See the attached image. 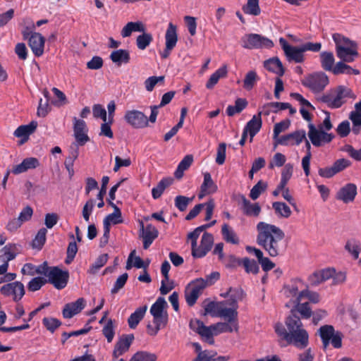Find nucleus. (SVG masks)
Wrapping results in <instances>:
<instances>
[{
  "label": "nucleus",
  "instance_id": "nucleus-31",
  "mask_svg": "<svg viewBox=\"0 0 361 361\" xmlns=\"http://www.w3.org/2000/svg\"><path fill=\"white\" fill-rule=\"evenodd\" d=\"M147 310V305L140 307L132 313L128 319V324L130 329H135L140 322L144 318L146 311Z\"/></svg>",
  "mask_w": 361,
  "mask_h": 361
},
{
  "label": "nucleus",
  "instance_id": "nucleus-43",
  "mask_svg": "<svg viewBox=\"0 0 361 361\" xmlns=\"http://www.w3.org/2000/svg\"><path fill=\"white\" fill-rule=\"evenodd\" d=\"M245 14L257 16L261 13L259 0H247V4L242 8Z\"/></svg>",
  "mask_w": 361,
  "mask_h": 361
},
{
  "label": "nucleus",
  "instance_id": "nucleus-10",
  "mask_svg": "<svg viewBox=\"0 0 361 361\" xmlns=\"http://www.w3.org/2000/svg\"><path fill=\"white\" fill-rule=\"evenodd\" d=\"M69 273L68 271H63L58 267H52L47 283L52 284L58 290L64 288L68 283Z\"/></svg>",
  "mask_w": 361,
  "mask_h": 361
},
{
  "label": "nucleus",
  "instance_id": "nucleus-20",
  "mask_svg": "<svg viewBox=\"0 0 361 361\" xmlns=\"http://www.w3.org/2000/svg\"><path fill=\"white\" fill-rule=\"evenodd\" d=\"M336 51L337 56L341 61L346 63L354 61L355 58L359 55L357 43L351 44V45L348 47H339Z\"/></svg>",
  "mask_w": 361,
  "mask_h": 361
},
{
  "label": "nucleus",
  "instance_id": "nucleus-37",
  "mask_svg": "<svg viewBox=\"0 0 361 361\" xmlns=\"http://www.w3.org/2000/svg\"><path fill=\"white\" fill-rule=\"evenodd\" d=\"M78 155L79 151L76 146L75 148H71L68 157H67L65 159L64 165L68 172L70 177H72L74 175V161L78 157Z\"/></svg>",
  "mask_w": 361,
  "mask_h": 361
},
{
  "label": "nucleus",
  "instance_id": "nucleus-24",
  "mask_svg": "<svg viewBox=\"0 0 361 361\" xmlns=\"http://www.w3.org/2000/svg\"><path fill=\"white\" fill-rule=\"evenodd\" d=\"M217 185L213 181L211 174L209 172H205L204 173V180L200 187L198 198L202 199L207 195L214 193L217 191Z\"/></svg>",
  "mask_w": 361,
  "mask_h": 361
},
{
  "label": "nucleus",
  "instance_id": "nucleus-56",
  "mask_svg": "<svg viewBox=\"0 0 361 361\" xmlns=\"http://www.w3.org/2000/svg\"><path fill=\"white\" fill-rule=\"evenodd\" d=\"M332 38L336 44V50H338L339 47H348L350 46L351 44L356 43L355 42L350 40L348 38L339 33H334L332 35Z\"/></svg>",
  "mask_w": 361,
  "mask_h": 361
},
{
  "label": "nucleus",
  "instance_id": "nucleus-21",
  "mask_svg": "<svg viewBox=\"0 0 361 361\" xmlns=\"http://www.w3.org/2000/svg\"><path fill=\"white\" fill-rule=\"evenodd\" d=\"M240 199L241 201L240 209L245 216L257 217L259 215L262 208L259 203H252L243 195L240 196Z\"/></svg>",
  "mask_w": 361,
  "mask_h": 361
},
{
  "label": "nucleus",
  "instance_id": "nucleus-49",
  "mask_svg": "<svg viewBox=\"0 0 361 361\" xmlns=\"http://www.w3.org/2000/svg\"><path fill=\"white\" fill-rule=\"evenodd\" d=\"M309 132L308 137L312 143V145L315 147L321 146V130H317L314 125L312 123L308 124Z\"/></svg>",
  "mask_w": 361,
  "mask_h": 361
},
{
  "label": "nucleus",
  "instance_id": "nucleus-42",
  "mask_svg": "<svg viewBox=\"0 0 361 361\" xmlns=\"http://www.w3.org/2000/svg\"><path fill=\"white\" fill-rule=\"evenodd\" d=\"M167 307V302L164 298L159 297L156 302L151 306L150 313L153 317L167 313L164 309Z\"/></svg>",
  "mask_w": 361,
  "mask_h": 361
},
{
  "label": "nucleus",
  "instance_id": "nucleus-19",
  "mask_svg": "<svg viewBox=\"0 0 361 361\" xmlns=\"http://www.w3.org/2000/svg\"><path fill=\"white\" fill-rule=\"evenodd\" d=\"M44 44L45 38L39 32H34L28 39V45L36 57L43 55Z\"/></svg>",
  "mask_w": 361,
  "mask_h": 361
},
{
  "label": "nucleus",
  "instance_id": "nucleus-11",
  "mask_svg": "<svg viewBox=\"0 0 361 361\" xmlns=\"http://www.w3.org/2000/svg\"><path fill=\"white\" fill-rule=\"evenodd\" d=\"M124 118L129 125L135 128H143L148 126V118L147 116L137 110L127 111Z\"/></svg>",
  "mask_w": 361,
  "mask_h": 361
},
{
  "label": "nucleus",
  "instance_id": "nucleus-61",
  "mask_svg": "<svg viewBox=\"0 0 361 361\" xmlns=\"http://www.w3.org/2000/svg\"><path fill=\"white\" fill-rule=\"evenodd\" d=\"M42 324L51 333H54L61 324V322L54 317H44Z\"/></svg>",
  "mask_w": 361,
  "mask_h": 361
},
{
  "label": "nucleus",
  "instance_id": "nucleus-62",
  "mask_svg": "<svg viewBox=\"0 0 361 361\" xmlns=\"http://www.w3.org/2000/svg\"><path fill=\"white\" fill-rule=\"evenodd\" d=\"M47 283V280L42 277H35L31 279L27 283V289L30 291H37Z\"/></svg>",
  "mask_w": 361,
  "mask_h": 361
},
{
  "label": "nucleus",
  "instance_id": "nucleus-41",
  "mask_svg": "<svg viewBox=\"0 0 361 361\" xmlns=\"http://www.w3.org/2000/svg\"><path fill=\"white\" fill-rule=\"evenodd\" d=\"M247 106V102L245 99L238 98L235 102V105H229L226 108V114L228 116H233L235 114L240 113Z\"/></svg>",
  "mask_w": 361,
  "mask_h": 361
},
{
  "label": "nucleus",
  "instance_id": "nucleus-45",
  "mask_svg": "<svg viewBox=\"0 0 361 361\" xmlns=\"http://www.w3.org/2000/svg\"><path fill=\"white\" fill-rule=\"evenodd\" d=\"M153 322L155 324L154 328H152V331H149V335L155 336L158 331L166 326L168 322V314H163L158 315V317H153Z\"/></svg>",
  "mask_w": 361,
  "mask_h": 361
},
{
  "label": "nucleus",
  "instance_id": "nucleus-30",
  "mask_svg": "<svg viewBox=\"0 0 361 361\" xmlns=\"http://www.w3.org/2000/svg\"><path fill=\"white\" fill-rule=\"evenodd\" d=\"M165 45L168 49L176 47L178 42L177 27L172 23H169L165 34Z\"/></svg>",
  "mask_w": 361,
  "mask_h": 361
},
{
  "label": "nucleus",
  "instance_id": "nucleus-12",
  "mask_svg": "<svg viewBox=\"0 0 361 361\" xmlns=\"http://www.w3.org/2000/svg\"><path fill=\"white\" fill-rule=\"evenodd\" d=\"M140 227V237L142 238L143 248L147 250L158 237L159 231L152 224H147L145 227L142 221L139 222Z\"/></svg>",
  "mask_w": 361,
  "mask_h": 361
},
{
  "label": "nucleus",
  "instance_id": "nucleus-3",
  "mask_svg": "<svg viewBox=\"0 0 361 361\" xmlns=\"http://www.w3.org/2000/svg\"><path fill=\"white\" fill-rule=\"evenodd\" d=\"M347 98L355 99V94L351 89L344 85H338L322 94L318 100L334 109L341 107L346 102Z\"/></svg>",
  "mask_w": 361,
  "mask_h": 361
},
{
  "label": "nucleus",
  "instance_id": "nucleus-2",
  "mask_svg": "<svg viewBox=\"0 0 361 361\" xmlns=\"http://www.w3.org/2000/svg\"><path fill=\"white\" fill-rule=\"evenodd\" d=\"M279 44L284 51L286 59L289 62H295L297 63H303L305 61L304 52L310 51L318 52L321 50V42H306L300 47L292 46L283 37L279 39Z\"/></svg>",
  "mask_w": 361,
  "mask_h": 361
},
{
  "label": "nucleus",
  "instance_id": "nucleus-25",
  "mask_svg": "<svg viewBox=\"0 0 361 361\" xmlns=\"http://www.w3.org/2000/svg\"><path fill=\"white\" fill-rule=\"evenodd\" d=\"M39 166V160L35 157L24 159L23 161L13 166L12 173L13 174H20L27 171L29 169H36Z\"/></svg>",
  "mask_w": 361,
  "mask_h": 361
},
{
  "label": "nucleus",
  "instance_id": "nucleus-7",
  "mask_svg": "<svg viewBox=\"0 0 361 361\" xmlns=\"http://www.w3.org/2000/svg\"><path fill=\"white\" fill-rule=\"evenodd\" d=\"M329 82V78L324 72L310 74L301 81L303 86L309 88L314 93L323 91Z\"/></svg>",
  "mask_w": 361,
  "mask_h": 361
},
{
  "label": "nucleus",
  "instance_id": "nucleus-33",
  "mask_svg": "<svg viewBox=\"0 0 361 361\" xmlns=\"http://www.w3.org/2000/svg\"><path fill=\"white\" fill-rule=\"evenodd\" d=\"M228 70L226 65L222 66L218 68L214 73H212L206 83V87L209 90L212 89L219 82L221 78H225L227 75Z\"/></svg>",
  "mask_w": 361,
  "mask_h": 361
},
{
  "label": "nucleus",
  "instance_id": "nucleus-8",
  "mask_svg": "<svg viewBox=\"0 0 361 361\" xmlns=\"http://www.w3.org/2000/svg\"><path fill=\"white\" fill-rule=\"evenodd\" d=\"M0 293L4 296L11 298L14 302H18L24 296L25 290L23 283L14 281L2 286Z\"/></svg>",
  "mask_w": 361,
  "mask_h": 361
},
{
  "label": "nucleus",
  "instance_id": "nucleus-35",
  "mask_svg": "<svg viewBox=\"0 0 361 361\" xmlns=\"http://www.w3.org/2000/svg\"><path fill=\"white\" fill-rule=\"evenodd\" d=\"M219 317L224 318L226 322L238 324V312L235 308H228L221 306V308L219 310Z\"/></svg>",
  "mask_w": 361,
  "mask_h": 361
},
{
  "label": "nucleus",
  "instance_id": "nucleus-57",
  "mask_svg": "<svg viewBox=\"0 0 361 361\" xmlns=\"http://www.w3.org/2000/svg\"><path fill=\"white\" fill-rule=\"evenodd\" d=\"M258 79L257 74L255 71H250L247 72L243 80V87L247 90H252Z\"/></svg>",
  "mask_w": 361,
  "mask_h": 361
},
{
  "label": "nucleus",
  "instance_id": "nucleus-9",
  "mask_svg": "<svg viewBox=\"0 0 361 361\" xmlns=\"http://www.w3.org/2000/svg\"><path fill=\"white\" fill-rule=\"evenodd\" d=\"M204 289V283L202 281V278H198L188 284L185 291V300L187 304L193 306Z\"/></svg>",
  "mask_w": 361,
  "mask_h": 361
},
{
  "label": "nucleus",
  "instance_id": "nucleus-16",
  "mask_svg": "<svg viewBox=\"0 0 361 361\" xmlns=\"http://www.w3.org/2000/svg\"><path fill=\"white\" fill-rule=\"evenodd\" d=\"M305 140V130H299L278 138L277 143L281 145H299Z\"/></svg>",
  "mask_w": 361,
  "mask_h": 361
},
{
  "label": "nucleus",
  "instance_id": "nucleus-46",
  "mask_svg": "<svg viewBox=\"0 0 361 361\" xmlns=\"http://www.w3.org/2000/svg\"><path fill=\"white\" fill-rule=\"evenodd\" d=\"M16 244H8L4 246L2 249L4 252L2 257H4V262L8 264L9 261H11L16 258L18 252V248Z\"/></svg>",
  "mask_w": 361,
  "mask_h": 361
},
{
  "label": "nucleus",
  "instance_id": "nucleus-1",
  "mask_svg": "<svg viewBox=\"0 0 361 361\" xmlns=\"http://www.w3.org/2000/svg\"><path fill=\"white\" fill-rule=\"evenodd\" d=\"M257 243L267 254L275 257L283 255L286 250L287 244L284 241L285 233L278 226L260 221L257 224Z\"/></svg>",
  "mask_w": 361,
  "mask_h": 361
},
{
  "label": "nucleus",
  "instance_id": "nucleus-22",
  "mask_svg": "<svg viewBox=\"0 0 361 361\" xmlns=\"http://www.w3.org/2000/svg\"><path fill=\"white\" fill-rule=\"evenodd\" d=\"M304 286L302 281L298 278L292 279L289 283L285 284L283 287V293L286 298H297L300 293L299 289Z\"/></svg>",
  "mask_w": 361,
  "mask_h": 361
},
{
  "label": "nucleus",
  "instance_id": "nucleus-64",
  "mask_svg": "<svg viewBox=\"0 0 361 361\" xmlns=\"http://www.w3.org/2000/svg\"><path fill=\"white\" fill-rule=\"evenodd\" d=\"M102 334L106 337L108 343H111L115 335L112 319H109L102 329Z\"/></svg>",
  "mask_w": 361,
  "mask_h": 361
},
{
  "label": "nucleus",
  "instance_id": "nucleus-47",
  "mask_svg": "<svg viewBox=\"0 0 361 361\" xmlns=\"http://www.w3.org/2000/svg\"><path fill=\"white\" fill-rule=\"evenodd\" d=\"M272 208L279 217L288 218L291 215L290 207L284 202H275L272 204Z\"/></svg>",
  "mask_w": 361,
  "mask_h": 361
},
{
  "label": "nucleus",
  "instance_id": "nucleus-63",
  "mask_svg": "<svg viewBox=\"0 0 361 361\" xmlns=\"http://www.w3.org/2000/svg\"><path fill=\"white\" fill-rule=\"evenodd\" d=\"M24 22L25 25L21 30V34L24 40H28L30 37L35 32V25L33 22L29 19L24 20Z\"/></svg>",
  "mask_w": 361,
  "mask_h": 361
},
{
  "label": "nucleus",
  "instance_id": "nucleus-18",
  "mask_svg": "<svg viewBox=\"0 0 361 361\" xmlns=\"http://www.w3.org/2000/svg\"><path fill=\"white\" fill-rule=\"evenodd\" d=\"M86 301L83 298H80L73 302L67 303L62 310L63 317L65 319H71L80 313L85 307Z\"/></svg>",
  "mask_w": 361,
  "mask_h": 361
},
{
  "label": "nucleus",
  "instance_id": "nucleus-55",
  "mask_svg": "<svg viewBox=\"0 0 361 361\" xmlns=\"http://www.w3.org/2000/svg\"><path fill=\"white\" fill-rule=\"evenodd\" d=\"M298 301L302 300L304 298H307L311 302L314 304L318 303L320 301L319 295L317 292L310 291L308 288H305L298 294Z\"/></svg>",
  "mask_w": 361,
  "mask_h": 361
},
{
  "label": "nucleus",
  "instance_id": "nucleus-40",
  "mask_svg": "<svg viewBox=\"0 0 361 361\" xmlns=\"http://www.w3.org/2000/svg\"><path fill=\"white\" fill-rule=\"evenodd\" d=\"M173 180L169 178H162L157 185L152 189V197L155 200L159 198L164 190L172 184Z\"/></svg>",
  "mask_w": 361,
  "mask_h": 361
},
{
  "label": "nucleus",
  "instance_id": "nucleus-4",
  "mask_svg": "<svg viewBox=\"0 0 361 361\" xmlns=\"http://www.w3.org/2000/svg\"><path fill=\"white\" fill-rule=\"evenodd\" d=\"M291 314L286 319L288 334L301 336H293L290 339V343L298 349H305L309 344L308 333L302 328L300 319L293 313V310H291Z\"/></svg>",
  "mask_w": 361,
  "mask_h": 361
},
{
  "label": "nucleus",
  "instance_id": "nucleus-29",
  "mask_svg": "<svg viewBox=\"0 0 361 361\" xmlns=\"http://www.w3.org/2000/svg\"><path fill=\"white\" fill-rule=\"evenodd\" d=\"M146 27L142 22H129L122 29L121 35L123 37H130L133 32H144Z\"/></svg>",
  "mask_w": 361,
  "mask_h": 361
},
{
  "label": "nucleus",
  "instance_id": "nucleus-26",
  "mask_svg": "<svg viewBox=\"0 0 361 361\" xmlns=\"http://www.w3.org/2000/svg\"><path fill=\"white\" fill-rule=\"evenodd\" d=\"M37 127V122L32 121L28 125L20 126L14 131V135L22 138L21 143L27 141L30 135L33 133Z\"/></svg>",
  "mask_w": 361,
  "mask_h": 361
},
{
  "label": "nucleus",
  "instance_id": "nucleus-27",
  "mask_svg": "<svg viewBox=\"0 0 361 361\" xmlns=\"http://www.w3.org/2000/svg\"><path fill=\"white\" fill-rule=\"evenodd\" d=\"M110 59L116 66H121L122 63H128L130 61V52L127 49H116L113 51L110 56Z\"/></svg>",
  "mask_w": 361,
  "mask_h": 361
},
{
  "label": "nucleus",
  "instance_id": "nucleus-6",
  "mask_svg": "<svg viewBox=\"0 0 361 361\" xmlns=\"http://www.w3.org/2000/svg\"><path fill=\"white\" fill-rule=\"evenodd\" d=\"M241 46L247 49H270L274 47V42L261 35L250 33L242 37Z\"/></svg>",
  "mask_w": 361,
  "mask_h": 361
},
{
  "label": "nucleus",
  "instance_id": "nucleus-32",
  "mask_svg": "<svg viewBox=\"0 0 361 361\" xmlns=\"http://www.w3.org/2000/svg\"><path fill=\"white\" fill-rule=\"evenodd\" d=\"M322 68L326 71L333 73L334 69L335 59L332 52L322 51L319 54Z\"/></svg>",
  "mask_w": 361,
  "mask_h": 361
},
{
  "label": "nucleus",
  "instance_id": "nucleus-48",
  "mask_svg": "<svg viewBox=\"0 0 361 361\" xmlns=\"http://www.w3.org/2000/svg\"><path fill=\"white\" fill-rule=\"evenodd\" d=\"M157 356L155 353L145 350L136 352L129 361H157Z\"/></svg>",
  "mask_w": 361,
  "mask_h": 361
},
{
  "label": "nucleus",
  "instance_id": "nucleus-54",
  "mask_svg": "<svg viewBox=\"0 0 361 361\" xmlns=\"http://www.w3.org/2000/svg\"><path fill=\"white\" fill-rule=\"evenodd\" d=\"M245 271L247 274H257L259 271V267L255 259H251L248 257L243 258V264Z\"/></svg>",
  "mask_w": 361,
  "mask_h": 361
},
{
  "label": "nucleus",
  "instance_id": "nucleus-36",
  "mask_svg": "<svg viewBox=\"0 0 361 361\" xmlns=\"http://www.w3.org/2000/svg\"><path fill=\"white\" fill-rule=\"evenodd\" d=\"M345 62L338 61L335 66L333 73L334 75L347 74V75H359L360 71L353 68L350 66L345 63Z\"/></svg>",
  "mask_w": 361,
  "mask_h": 361
},
{
  "label": "nucleus",
  "instance_id": "nucleus-60",
  "mask_svg": "<svg viewBox=\"0 0 361 361\" xmlns=\"http://www.w3.org/2000/svg\"><path fill=\"white\" fill-rule=\"evenodd\" d=\"M47 230L44 228H40L35 239L32 241V247L41 249L46 242V235H47Z\"/></svg>",
  "mask_w": 361,
  "mask_h": 361
},
{
  "label": "nucleus",
  "instance_id": "nucleus-44",
  "mask_svg": "<svg viewBox=\"0 0 361 361\" xmlns=\"http://www.w3.org/2000/svg\"><path fill=\"white\" fill-rule=\"evenodd\" d=\"M301 300L298 301V297L294 299L293 302L295 304V307L298 312L300 314L302 319H309L312 315V311L310 306L309 302H300Z\"/></svg>",
  "mask_w": 361,
  "mask_h": 361
},
{
  "label": "nucleus",
  "instance_id": "nucleus-15",
  "mask_svg": "<svg viewBox=\"0 0 361 361\" xmlns=\"http://www.w3.org/2000/svg\"><path fill=\"white\" fill-rule=\"evenodd\" d=\"M357 194V186L354 183H347L336 192V198L345 204L353 202Z\"/></svg>",
  "mask_w": 361,
  "mask_h": 361
},
{
  "label": "nucleus",
  "instance_id": "nucleus-5",
  "mask_svg": "<svg viewBox=\"0 0 361 361\" xmlns=\"http://www.w3.org/2000/svg\"><path fill=\"white\" fill-rule=\"evenodd\" d=\"M318 332L324 350H326L330 344L336 349L342 347L343 334L339 331H336L332 325H323L319 329Z\"/></svg>",
  "mask_w": 361,
  "mask_h": 361
},
{
  "label": "nucleus",
  "instance_id": "nucleus-23",
  "mask_svg": "<svg viewBox=\"0 0 361 361\" xmlns=\"http://www.w3.org/2000/svg\"><path fill=\"white\" fill-rule=\"evenodd\" d=\"M262 112L259 111L257 115H254L243 128V131H246L250 136V142L253 137L259 133L262 128Z\"/></svg>",
  "mask_w": 361,
  "mask_h": 361
},
{
  "label": "nucleus",
  "instance_id": "nucleus-39",
  "mask_svg": "<svg viewBox=\"0 0 361 361\" xmlns=\"http://www.w3.org/2000/svg\"><path fill=\"white\" fill-rule=\"evenodd\" d=\"M345 250L348 252L355 259H358L361 251L360 241L355 238L348 240L345 245Z\"/></svg>",
  "mask_w": 361,
  "mask_h": 361
},
{
  "label": "nucleus",
  "instance_id": "nucleus-14",
  "mask_svg": "<svg viewBox=\"0 0 361 361\" xmlns=\"http://www.w3.org/2000/svg\"><path fill=\"white\" fill-rule=\"evenodd\" d=\"M133 340L134 335L132 334L122 335L114 345L112 353L113 358L116 360L119 356L128 352Z\"/></svg>",
  "mask_w": 361,
  "mask_h": 361
},
{
  "label": "nucleus",
  "instance_id": "nucleus-59",
  "mask_svg": "<svg viewBox=\"0 0 361 361\" xmlns=\"http://www.w3.org/2000/svg\"><path fill=\"white\" fill-rule=\"evenodd\" d=\"M109 259L108 254H102L99 255L95 260V262L91 265L90 268V273L94 274L100 268L106 264Z\"/></svg>",
  "mask_w": 361,
  "mask_h": 361
},
{
  "label": "nucleus",
  "instance_id": "nucleus-58",
  "mask_svg": "<svg viewBox=\"0 0 361 361\" xmlns=\"http://www.w3.org/2000/svg\"><path fill=\"white\" fill-rule=\"evenodd\" d=\"M194 197H188L183 195H178L175 197L174 204L175 207L180 211L184 212L186 210L188 204L193 200Z\"/></svg>",
  "mask_w": 361,
  "mask_h": 361
},
{
  "label": "nucleus",
  "instance_id": "nucleus-17",
  "mask_svg": "<svg viewBox=\"0 0 361 361\" xmlns=\"http://www.w3.org/2000/svg\"><path fill=\"white\" fill-rule=\"evenodd\" d=\"M335 273V269L327 268L316 271L308 276V282L312 286H317L320 283L331 279Z\"/></svg>",
  "mask_w": 361,
  "mask_h": 361
},
{
  "label": "nucleus",
  "instance_id": "nucleus-38",
  "mask_svg": "<svg viewBox=\"0 0 361 361\" xmlns=\"http://www.w3.org/2000/svg\"><path fill=\"white\" fill-rule=\"evenodd\" d=\"M221 234L226 242L233 245L239 243V238L235 232L228 224H225L222 226Z\"/></svg>",
  "mask_w": 361,
  "mask_h": 361
},
{
  "label": "nucleus",
  "instance_id": "nucleus-34",
  "mask_svg": "<svg viewBox=\"0 0 361 361\" xmlns=\"http://www.w3.org/2000/svg\"><path fill=\"white\" fill-rule=\"evenodd\" d=\"M212 327L214 331V335H218L221 333L238 331V324H233L228 322H218L212 325Z\"/></svg>",
  "mask_w": 361,
  "mask_h": 361
},
{
  "label": "nucleus",
  "instance_id": "nucleus-50",
  "mask_svg": "<svg viewBox=\"0 0 361 361\" xmlns=\"http://www.w3.org/2000/svg\"><path fill=\"white\" fill-rule=\"evenodd\" d=\"M153 41V37L151 33L142 32L137 37L136 45L140 50H145Z\"/></svg>",
  "mask_w": 361,
  "mask_h": 361
},
{
  "label": "nucleus",
  "instance_id": "nucleus-52",
  "mask_svg": "<svg viewBox=\"0 0 361 361\" xmlns=\"http://www.w3.org/2000/svg\"><path fill=\"white\" fill-rule=\"evenodd\" d=\"M268 184L263 181L259 180L250 190V197L252 200H257L262 193H263L267 188Z\"/></svg>",
  "mask_w": 361,
  "mask_h": 361
},
{
  "label": "nucleus",
  "instance_id": "nucleus-28",
  "mask_svg": "<svg viewBox=\"0 0 361 361\" xmlns=\"http://www.w3.org/2000/svg\"><path fill=\"white\" fill-rule=\"evenodd\" d=\"M264 66L267 70L276 73L279 77L284 75L285 70L279 58H272L265 61Z\"/></svg>",
  "mask_w": 361,
  "mask_h": 361
},
{
  "label": "nucleus",
  "instance_id": "nucleus-51",
  "mask_svg": "<svg viewBox=\"0 0 361 361\" xmlns=\"http://www.w3.org/2000/svg\"><path fill=\"white\" fill-rule=\"evenodd\" d=\"M123 223L121 212L119 208H116V212L107 215L104 219V225L110 226L111 224H118Z\"/></svg>",
  "mask_w": 361,
  "mask_h": 361
},
{
  "label": "nucleus",
  "instance_id": "nucleus-13",
  "mask_svg": "<svg viewBox=\"0 0 361 361\" xmlns=\"http://www.w3.org/2000/svg\"><path fill=\"white\" fill-rule=\"evenodd\" d=\"M73 132L78 145L83 146L90 140L87 128L85 121L74 118Z\"/></svg>",
  "mask_w": 361,
  "mask_h": 361
},
{
  "label": "nucleus",
  "instance_id": "nucleus-53",
  "mask_svg": "<svg viewBox=\"0 0 361 361\" xmlns=\"http://www.w3.org/2000/svg\"><path fill=\"white\" fill-rule=\"evenodd\" d=\"M274 329L277 335L283 340L286 341L288 344H292V343H290L291 338H293V336L298 337V335L288 334V331L281 323L276 324ZM299 336L300 335L299 334Z\"/></svg>",
  "mask_w": 361,
  "mask_h": 361
}]
</instances>
